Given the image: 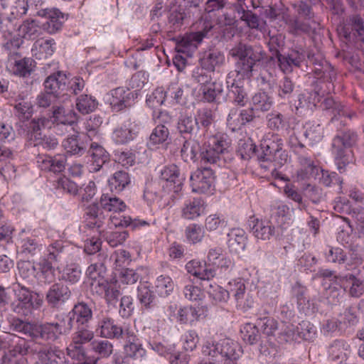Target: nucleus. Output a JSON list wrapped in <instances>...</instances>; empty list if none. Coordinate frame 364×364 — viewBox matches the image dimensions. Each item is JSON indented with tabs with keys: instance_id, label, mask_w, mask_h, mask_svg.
Returning a JSON list of instances; mask_svg holds the SVG:
<instances>
[{
	"instance_id": "1",
	"label": "nucleus",
	"mask_w": 364,
	"mask_h": 364,
	"mask_svg": "<svg viewBox=\"0 0 364 364\" xmlns=\"http://www.w3.org/2000/svg\"><path fill=\"white\" fill-rule=\"evenodd\" d=\"M230 55L237 59V73L243 77L250 78L252 76L254 66L264 58L266 53L259 46L240 42L230 50Z\"/></svg>"
},
{
	"instance_id": "2",
	"label": "nucleus",
	"mask_w": 364,
	"mask_h": 364,
	"mask_svg": "<svg viewBox=\"0 0 364 364\" xmlns=\"http://www.w3.org/2000/svg\"><path fill=\"white\" fill-rule=\"evenodd\" d=\"M161 200L164 208L171 207L180 198L183 187V180L176 165H169L161 171Z\"/></svg>"
},
{
	"instance_id": "3",
	"label": "nucleus",
	"mask_w": 364,
	"mask_h": 364,
	"mask_svg": "<svg viewBox=\"0 0 364 364\" xmlns=\"http://www.w3.org/2000/svg\"><path fill=\"white\" fill-rule=\"evenodd\" d=\"M229 147L227 136H212L200 154L201 163L224 166L229 158Z\"/></svg>"
},
{
	"instance_id": "4",
	"label": "nucleus",
	"mask_w": 364,
	"mask_h": 364,
	"mask_svg": "<svg viewBox=\"0 0 364 364\" xmlns=\"http://www.w3.org/2000/svg\"><path fill=\"white\" fill-rule=\"evenodd\" d=\"M260 150V154H257L259 161L274 162L278 166L288 161V154L283 149V141L278 135H266L261 141Z\"/></svg>"
},
{
	"instance_id": "5",
	"label": "nucleus",
	"mask_w": 364,
	"mask_h": 364,
	"mask_svg": "<svg viewBox=\"0 0 364 364\" xmlns=\"http://www.w3.org/2000/svg\"><path fill=\"white\" fill-rule=\"evenodd\" d=\"M242 351L238 345L230 339H223L216 343H207L203 348V353L218 360L223 358L224 364H237V360Z\"/></svg>"
},
{
	"instance_id": "6",
	"label": "nucleus",
	"mask_w": 364,
	"mask_h": 364,
	"mask_svg": "<svg viewBox=\"0 0 364 364\" xmlns=\"http://www.w3.org/2000/svg\"><path fill=\"white\" fill-rule=\"evenodd\" d=\"M213 28V26L210 21H205L203 23L201 30L186 33L177 42L178 51L188 55L194 52L203 40L208 38Z\"/></svg>"
},
{
	"instance_id": "7",
	"label": "nucleus",
	"mask_w": 364,
	"mask_h": 364,
	"mask_svg": "<svg viewBox=\"0 0 364 364\" xmlns=\"http://www.w3.org/2000/svg\"><path fill=\"white\" fill-rule=\"evenodd\" d=\"M306 50L301 46L292 48L287 54L277 53V61L284 73H290L294 68H299L306 60Z\"/></svg>"
},
{
	"instance_id": "8",
	"label": "nucleus",
	"mask_w": 364,
	"mask_h": 364,
	"mask_svg": "<svg viewBox=\"0 0 364 364\" xmlns=\"http://www.w3.org/2000/svg\"><path fill=\"white\" fill-rule=\"evenodd\" d=\"M36 330L35 338L40 337L47 341H54L61 335L68 333L71 330V326L63 318L55 323L36 324Z\"/></svg>"
},
{
	"instance_id": "9",
	"label": "nucleus",
	"mask_w": 364,
	"mask_h": 364,
	"mask_svg": "<svg viewBox=\"0 0 364 364\" xmlns=\"http://www.w3.org/2000/svg\"><path fill=\"white\" fill-rule=\"evenodd\" d=\"M214 182L213 170L209 167H203L196 170L191 176V186L193 192L205 193L210 191Z\"/></svg>"
},
{
	"instance_id": "10",
	"label": "nucleus",
	"mask_w": 364,
	"mask_h": 364,
	"mask_svg": "<svg viewBox=\"0 0 364 364\" xmlns=\"http://www.w3.org/2000/svg\"><path fill=\"white\" fill-rule=\"evenodd\" d=\"M70 288L63 282H57L50 286L46 295L48 304L52 308H59L71 297Z\"/></svg>"
},
{
	"instance_id": "11",
	"label": "nucleus",
	"mask_w": 364,
	"mask_h": 364,
	"mask_svg": "<svg viewBox=\"0 0 364 364\" xmlns=\"http://www.w3.org/2000/svg\"><path fill=\"white\" fill-rule=\"evenodd\" d=\"M350 354V346L344 339H336L328 346V358L334 364H348Z\"/></svg>"
},
{
	"instance_id": "12",
	"label": "nucleus",
	"mask_w": 364,
	"mask_h": 364,
	"mask_svg": "<svg viewBox=\"0 0 364 364\" xmlns=\"http://www.w3.org/2000/svg\"><path fill=\"white\" fill-rule=\"evenodd\" d=\"M12 291L16 298L11 304L14 311L18 314H26L33 304L31 291L19 284H14Z\"/></svg>"
},
{
	"instance_id": "13",
	"label": "nucleus",
	"mask_w": 364,
	"mask_h": 364,
	"mask_svg": "<svg viewBox=\"0 0 364 364\" xmlns=\"http://www.w3.org/2000/svg\"><path fill=\"white\" fill-rule=\"evenodd\" d=\"M126 343L123 347V353L127 355L136 364H139L146 354L142 345L137 342V338L133 331L126 332L124 338Z\"/></svg>"
},
{
	"instance_id": "14",
	"label": "nucleus",
	"mask_w": 364,
	"mask_h": 364,
	"mask_svg": "<svg viewBox=\"0 0 364 364\" xmlns=\"http://www.w3.org/2000/svg\"><path fill=\"white\" fill-rule=\"evenodd\" d=\"M331 151L333 156L335 164L340 173H345L352 170L355 164V159L351 149L331 146Z\"/></svg>"
},
{
	"instance_id": "15",
	"label": "nucleus",
	"mask_w": 364,
	"mask_h": 364,
	"mask_svg": "<svg viewBox=\"0 0 364 364\" xmlns=\"http://www.w3.org/2000/svg\"><path fill=\"white\" fill-rule=\"evenodd\" d=\"M98 329H100V336L107 338H124L126 332H131L128 328L123 329L121 326L117 325L114 321L105 316L98 322Z\"/></svg>"
},
{
	"instance_id": "16",
	"label": "nucleus",
	"mask_w": 364,
	"mask_h": 364,
	"mask_svg": "<svg viewBox=\"0 0 364 364\" xmlns=\"http://www.w3.org/2000/svg\"><path fill=\"white\" fill-rule=\"evenodd\" d=\"M36 162L42 171L60 173L65 169L66 157L65 155H38Z\"/></svg>"
},
{
	"instance_id": "17",
	"label": "nucleus",
	"mask_w": 364,
	"mask_h": 364,
	"mask_svg": "<svg viewBox=\"0 0 364 364\" xmlns=\"http://www.w3.org/2000/svg\"><path fill=\"white\" fill-rule=\"evenodd\" d=\"M229 293L232 294L237 304L243 309L251 308L253 304L252 296L245 292V285L241 280H234L228 284Z\"/></svg>"
},
{
	"instance_id": "18",
	"label": "nucleus",
	"mask_w": 364,
	"mask_h": 364,
	"mask_svg": "<svg viewBox=\"0 0 364 364\" xmlns=\"http://www.w3.org/2000/svg\"><path fill=\"white\" fill-rule=\"evenodd\" d=\"M4 336V338L10 336L9 338L10 341L6 345V349L9 348L10 354L16 357L18 355L24 356L34 352L31 347V344L33 343L31 341H26L14 334L5 333Z\"/></svg>"
},
{
	"instance_id": "19",
	"label": "nucleus",
	"mask_w": 364,
	"mask_h": 364,
	"mask_svg": "<svg viewBox=\"0 0 364 364\" xmlns=\"http://www.w3.org/2000/svg\"><path fill=\"white\" fill-rule=\"evenodd\" d=\"M106 217L96 204L90 205L85 210V223L89 228H96L100 235L105 231L103 225Z\"/></svg>"
},
{
	"instance_id": "20",
	"label": "nucleus",
	"mask_w": 364,
	"mask_h": 364,
	"mask_svg": "<svg viewBox=\"0 0 364 364\" xmlns=\"http://www.w3.org/2000/svg\"><path fill=\"white\" fill-rule=\"evenodd\" d=\"M140 131V125L136 122H129L127 125L116 128L112 139L117 144H126L133 140Z\"/></svg>"
},
{
	"instance_id": "21",
	"label": "nucleus",
	"mask_w": 364,
	"mask_h": 364,
	"mask_svg": "<svg viewBox=\"0 0 364 364\" xmlns=\"http://www.w3.org/2000/svg\"><path fill=\"white\" fill-rule=\"evenodd\" d=\"M92 317V312L91 308L85 303L80 302L75 304L73 310L65 318L67 323L71 326V329L73 327V321H75L77 323L83 325L87 323Z\"/></svg>"
},
{
	"instance_id": "22",
	"label": "nucleus",
	"mask_w": 364,
	"mask_h": 364,
	"mask_svg": "<svg viewBox=\"0 0 364 364\" xmlns=\"http://www.w3.org/2000/svg\"><path fill=\"white\" fill-rule=\"evenodd\" d=\"M322 105L323 109L332 111L333 114V117L331 118L332 122L338 120L339 117H343L352 119L356 116V113L354 111L346 107L340 102L335 101L332 97L326 98Z\"/></svg>"
},
{
	"instance_id": "23",
	"label": "nucleus",
	"mask_w": 364,
	"mask_h": 364,
	"mask_svg": "<svg viewBox=\"0 0 364 364\" xmlns=\"http://www.w3.org/2000/svg\"><path fill=\"white\" fill-rule=\"evenodd\" d=\"M321 96L317 90H305L298 96L294 106L296 111L299 109L312 111L320 102Z\"/></svg>"
},
{
	"instance_id": "24",
	"label": "nucleus",
	"mask_w": 364,
	"mask_h": 364,
	"mask_svg": "<svg viewBox=\"0 0 364 364\" xmlns=\"http://www.w3.org/2000/svg\"><path fill=\"white\" fill-rule=\"evenodd\" d=\"M88 154L92 157L91 171L94 172L98 171L109 159L107 151L97 142L90 144Z\"/></svg>"
},
{
	"instance_id": "25",
	"label": "nucleus",
	"mask_w": 364,
	"mask_h": 364,
	"mask_svg": "<svg viewBox=\"0 0 364 364\" xmlns=\"http://www.w3.org/2000/svg\"><path fill=\"white\" fill-rule=\"evenodd\" d=\"M68 79L65 75L58 72L48 76L45 82L44 86L47 92L58 96L66 89Z\"/></svg>"
},
{
	"instance_id": "26",
	"label": "nucleus",
	"mask_w": 364,
	"mask_h": 364,
	"mask_svg": "<svg viewBox=\"0 0 364 364\" xmlns=\"http://www.w3.org/2000/svg\"><path fill=\"white\" fill-rule=\"evenodd\" d=\"M251 231L256 238L269 240L275 235L276 225L272 220H256L251 228Z\"/></svg>"
},
{
	"instance_id": "27",
	"label": "nucleus",
	"mask_w": 364,
	"mask_h": 364,
	"mask_svg": "<svg viewBox=\"0 0 364 364\" xmlns=\"http://www.w3.org/2000/svg\"><path fill=\"white\" fill-rule=\"evenodd\" d=\"M55 46V42L53 39H38L33 43L31 52L33 55L38 60L46 59L54 53Z\"/></svg>"
},
{
	"instance_id": "28",
	"label": "nucleus",
	"mask_w": 364,
	"mask_h": 364,
	"mask_svg": "<svg viewBox=\"0 0 364 364\" xmlns=\"http://www.w3.org/2000/svg\"><path fill=\"white\" fill-rule=\"evenodd\" d=\"M224 62V54L217 49L204 52L203 56L200 58V65L208 70L213 72H214L216 67L222 65Z\"/></svg>"
},
{
	"instance_id": "29",
	"label": "nucleus",
	"mask_w": 364,
	"mask_h": 364,
	"mask_svg": "<svg viewBox=\"0 0 364 364\" xmlns=\"http://www.w3.org/2000/svg\"><path fill=\"white\" fill-rule=\"evenodd\" d=\"M228 245L230 252L238 254L242 252L246 246L245 232L242 229H232L228 234Z\"/></svg>"
},
{
	"instance_id": "30",
	"label": "nucleus",
	"mask_w": 364,
	"mask_h": 364,
	"mask_svg": "<svg viewBox=\"0 0 364 364\" xmlns=\"http://www.w3.org/2000/svg\"><path fill=\"white\" fill-rule=\"evenodd\" d=\"M64 255V246L63 242L55 241L50 244L46 248L45 255L39 261H45L51 265H55L62 262Z\"/></svg>"
},
{
	"instance_id": "31",
	"label": "nucleus",
	"mask_w": 364,
	"mask_h": 364,
	"mask_svg": "<svg viewBox=\"0 0 364 364\" xmlns=\"http://www.w3.org/2000/svg\"><path fill=\"white\" fill-rule=\"evenodd\" d=\"M358 141L357 134L350 130L341 132L336 135L331 142L332 147L350 149Z\"/></svg>"
},
{
	"instance_id": "32",
	"label": "nucleus",
	"mask_w": 364,
	"mask_h": 364,
	"mask_svg": "<svg viewBox=\"0 0 364 364\" xmlns=\"http://www.w3.org/2000/svg\"><path fill=\"white\" fill-rule=\"evenodd\" d=\"M62 145L66 153L70 155L82 156L86 151V146L80 141L77 133L65 138L63 141Z\"/></svg>"
},
{
	"instance_id": "33",
	"label": "nucleus",
	"mask_w": 364,
	"mask_h": 364,
	"mask_svg": "<svg viewBox=\"0 0 364 364\" xmlns=\"http://www.w3.org/2000/svg\"><path fill=\"white\" fill-rule=\"evenodd\" d=\"M304 135L311 145L320 142L324 136L323 127L315 121H308L304 125Z\"/></svg>"
},
{
	"instance_id": "34",
	"label": "nucleus",
	"mask_w": 364,
	"mask_h": 364,
	"mask_svg": "<svg viewBox=\"0 0 364 364\" xmlns=\"http://www.w3.org/2000/svg\"><path fill=\"white\" fill-rule=\"evenodd\" d=\"M52 118L54 122L62 124H73L77 120V114L70 109L62 106L53 107Z\"/></svg>"
},
{
	"instance_id": "35",
	"label": "nucleus",
	"mask_w": 364,
	"mask_h": 364,
	"mask_svg": "<svg viewBox=\"0 0 364 364\" xmlns=\"http://www.w3.org/2000/svg\"><path fill=\"white\" fill-rule=\"evenodd\" d=\"M112 99L111 105L116 110L119 111L123 108L130 105L131 95L132 93L129 91V88L125 90L124 87H117L112 90Z\"/></svg>"
},
{
	"instance_id": "36",
	"label": "nucleus",
	"mask_w": 364,
	"mask_h": 364,
	"mask_svg": "<svg viewBox=\"0 0 364 364\" xmlns=\"http://www.w3.org/2000/svg\"><path fill=\"white\" fill-rule=\"evenodd\" d=\"M17 36L23 39H35L41 34V28L34 20L24 21L16 31Z\"/></svg>"
},
{
	"instance_id": "37",
	"label": "nucleus",
	"mask_w": 364,
	"mask_h": 364,
	"mask_svg": "<svg viewBox=\"0 0 364 364\" xmlns=\"http://www.w3.org/2000/svg\"><path fill=\"white\" fill-rule=\"evenodd\" d=\"M338 278L340 282L350 284L349 294L352 297L358 298L363 294L364 286L363 281L357 278L355 274L350 273L343 275L341 274Z\"/></svg>"
},
{
	"instance_id": "38",
	"label": "nucleus",
	"mask_w": 364,
	"mask_h": 364,
	"mask_svg": "<svg viewBox=\"0 0 364 364\" xmlns=\"http://www.w3.org/2000/svg\"><path fill=\"white\" fill-rule=\"evenodd\" d=\"M63 353L57 348H50L38 352V360L36 364H61Z\"/></svg>"
},
{
	"instance_id": "39",
	"label": "nucleus",
	"mask_w": 364,
	"mask_h": 364,
	"mask_svg": "<svg viewBox=\"0 0 364 364\" xmlns=\"http://www.w3.org/2000/svg\"><path fill=\"white\" fill-rule=\"evenodd\" d=\"M9 326L11 331L21 333L31 338H35L36 324H32L17 318H12L9 321Z\"/></svg>"
},
{
	"instance_id": "40",
	"label": "nucleus",
	"mask_w": 364,
	"mask_h": 364,
	"mask_svg": "<svg viewBox=\"0 0 364 364\" xmlns=\"http://www.w3.org/2000/svg\"><path fill=\"white\" fill-rule=\"evenodd\" d=\"M272 105V97L265 92H257L252 97V107L257 112H267Z\"/></svg>"
},
{
	"instance_id": "41",
	"label": "nucleus",
	"mask_w": 364,
	"mask_h": 364,
	"mask_svg": "<svg viewBox=\"0 0 364 364\" xmlns=\"http://www.w3.org/2000/svg\"><path fill=\"white\" fill-rule=\"evenodd\" d=\"M100 203L103 210L109 212H122L127 207L124 201L117 197L109 196L107 194H103L101 196Z\"/></svg>"
},
{
	"instance_id": "42",
	"label": "nucleus",
	"mask_w": 364,
	"mask_h": 364,
	"mask_svg": "<svg viewBox=\"0 0 364 364\" xmlns=\"http://www.w3.org/2000/svg\"><path fill=\"white\" fill-rule=\"evenodd\" d=\"M295 88V83L289 77L281 80L277 87V96L283 102H289Z\"/></svg>"
},
{
	"instance_id": "43",
	"label": "nucleus",
	"mask_w": 364,
	"mask_h": 364,
	"mask_svg": "<svg viewBox=\"0 0 364 364\" xmlns=\"http://www.w3.org/2000/svg\"><path fill=\"white\" fill-rule=\"evenodd\" d=\"M35 67V61L31 58L15 60L12 71L14 75L26 77L31 75Z\"/></svg>"
},
{
	"instance_id": "44",
	"label": "nucleus",
	"mask_w": 364,
	"mask_h": 364,
	"mask_svg": "<svg viewBox=\"0 0 364 364\" xmlns=\"http://www.w3.org/2000/svg\"><path fill=\"white\" fill-rule=\"evenodd\" d=\"M203 201L200 198H193L187 201L182 210V216L188 220L198 217L203 211Z\"/></svg>"
},
{
	"instance_id": "45",
	"label": "nucleus",
	"mask_w": 364,
	"mask_h": 364,
	"mask_svg": "<svg viewBox=\"0 0 364 364\" xmlns=\"http://www.w3.org/2000/svg\"><path fill=\"white\" fill-rule=\"evenodd\" d=\"M257 326L262 333L267 336H276V333L279 328V323L274 318L264 316L257 318Z\"/></svg>"
},
{
	"instance_id": "46",
	"label": "nucleus",
	"mask_w": 364,
	"mask_h": 364,
	"mask_svg": "<svg viewBox=\"0 0 364 364\" xmlns=\"http://www.w3.org/2000/svg\"><path fill=\"white\" fill-rule=\"evenodd\" d=\"M229 97L235 105L240 107L245 106L248 102L247 93L244 87L234 83L229 89Z\"/></svg>"
},
{
	"instance_id": "47",
	"label": "nucleus",
	"mask_w": 364,
	"mask_h": 364,
	"mask_svg": "<svg viewBox=\"0 0 364 364\" xmlns=\"http://www.w3.org/2000/svg\"><path fill=\"white\" fill-rule=\"evenodd\" d=\"M47 22L44 24L46 29L50 33H54L61 28L63 16L58 10L46 13Z\"/></svg>"
},
{
	"instance_id": "48",
	"label": "nucleus",
	"mask_w": 364,
	"mask_h": 364,
	"mask_svg": "<svg viewBox=\"0 0 364 364\" xmlns=\"http://www.w3.org/2000/svg\"><path fill=\"white\" fill-rule=\"evenodd\" d=\"M90 346L91 350L101 358H108L113 353V345L107 340H94Z\"/></svg>"
},
{
	"instance_id": "49",
	"label": "nucleus",
	"mask_w": 364,
	"mask_h": 364,
	"mask_svg": "<svg viewBox=\"0 0 364 364\" xmlns=\"http://www.w3.org/2000/svg\"><path fill=\"white\" fill-rule=\"evenodd\" d=\"M97 106V100L92 96L82 95L77 98V109L82 114H86L93 112Z\"/></svg>"
},
{
	"instance_id": "50",
	"label": "nucleus",
	"mask_w": 364,
	"mask_h": 364,
	"mask_svg": "<svg viewBox=\"0 0 364 364\" xmlns=\"http://www.w3.org/2000/svg\"><path fill=\"white\" fill-rule=\"evenodd\" d=\"M129 182L130 179L128 173L123 171H119L109 180V185L111 190L120 192L124 190Z\"/></svg>"
},
{
	"instance_id": "51",
	"label": "nucleus",
	"mask_w": 364,
	"mask_h": 364,
	"mask_svg": "<svg viewBox=\"0 0 364 364\" xmlns=\"http://www.w3.org/2000/svg\"><path fill=\"white\" fill-rule=\"evenodd\" d=\"M241 332L243 333V340L250 345L255 344L260 340L259 327L257 326V321L255 323H246Z\"/></svg>"
},
{
	"instance_id": "52",
	"label": "nucleus",
	"mask_w": 364,
	"mask_h": 364,
	"mask_svg": "<svg viewBox=\"0 0 364 364\" xmlns=\"http://www.w3.org/2000/svg\"><path fill=\"white\" fill-rule=\"evenodd\" d=\"M137 297L142 306L146 309H151L156 305L154 304L155 296L146 284H141L138 287Z\"/></svg>"
},
{
	"instance_id": "53",
	"label": "nucleus",
	"mask_w": 364,
	"mask_h": 364,
	"mask_svg": "<svg viewBox=\"0 0 364 364\" xmlns=\"http://www.w3.org/2000/svg\"><path fill=\"white\" fill-rule=\"evenodd\" d=\"M288 212L289 208L287 205L282 203L272 204L270 207V217L269 220H272L276 226H279Z\"/></svg>"
},
{
	"instance_id": "54",
	"label": "nucleus",
	"mask_w": 364,
	"mask_h": 364,
	"mask_svg": "<svg viewBox=\"0 0 364 364\" xmlns=\"http://www.w3.org/2000/svg\"><path fill=\"white\" fill-rule=\"evenodd\" d=\"M38 272V279L44 283H50L55 278V270L53 265L45 261H39L36 263Z\"/></svg>"
},
{
	"instance_id": "55",
	"label": "nucleus",
	"mask_w": 364,
	"mask_h": 364,
	"mask_svg": "<svg viewBox=\"0 0 364 364\" xmlns=\"http://www.w3.org/2000/svg\"><path fill=\"white\" fill-rule=\"evenodd\" d=\"M109 220L111 221V223L115 227H131L132 229H135L139 226L145 225L147 224L144 220H132L129 216L124 215L111 216Z\"/></svg>"
},
{
	"instance_id": "56",
	"label": "nucleus",
	"mask_w": 364,
	"mask_h": 364,
	"mask_svg": "<svg viewBox=\"0 0 364 364\" xmlns=\"http://www.w3.org/2000/svg\"><path fill=\"white\" fill-rule=\"evenodd\" d=\"M112 247H117L124 242L128 237L127 231H104L100 235Z\"/></svg>"
},
{
	"instance_id": "57",
	"label": "nucleus",
	"mask_w": 364,
	"mask_h": 364,
	"mask_svg": "<svg viewBox=\"0 0 364 364\" xmlns=\"http://www.w3.org/2000/svg\"><path fill=\"white\" fill-rule=\"evenodd\" d=\"M102 124V117L98 115L91 116L85 122L84 126L86 134L90 140H92L94 137L98 136L99 128Z\"/></svg>"
},
{
	"instance_id": "58",
	"label": "nucleus",
	"mask_w": 364,
	"mask_h": 364,
	"mask_svg": "<svg viewBox=\"0 0 364 364\" xmlns=\"http://www.w3.org/2000/svg\"><path fill=\"white\" fill-rule=\"evenodd\" d=\"M198 311L196 308L188 306L181 308L177 311V321L181 323H192L198 319Z\"/></svg>"
},
{
	"instance_id": "59",
	"label": "nucleus",
	"mask_w": 364,
	"mask_h": 364,
	"mask_svg": "<svg viewBox=\"0 0 364 364\" xmlns=\"http://www.w3.org/2000/svg\"><path fill=\"white\" fill-rule=\"evenodd\" d=\"M287 23L289 32L295 36L309 33L311 31V28L308 23L297 18H290Z\"/></svg>"
},
{
	"instance_id": "60",
	"label": "nucleus",
	"mask_w": 364,
	"mask_h": 364,
	"mask_svg": "<svg viewBox=\"0 0 364 364\" xmlns=\"http://www.w3.org/2000/svg\"><path fill=\"white\" fill-rule=\"evenodd\" d=\"M294 336V327L292 324L282 322L276 333V338L279 343L288 342L292 340Z\"/></svg>"
},
{
	"instance_id": "61",
	"label": "nucleus",
	"mask_w": 364,
	"mask_h": 364,
	"mask_svg": "<svg viewBox=\"0 0 364 364\" xmlns=\"http://www.w3.org/2000/svg\"><path fill=\"white\" fill-rule=\"evenodd\" d=\"M211 73L213 71L208 70L205 68L196 67L192 72V78L193 81L204 87L210 84L212 80Z\"/></svg>"
},
{
	"instance_id": "62",
	"label": "nucleus",
	"mask_w": 364,
	"mask_h": 364,
	"mask_svg": "<svg viewBox=\"0 0 364 364\" xmlns=\"http://www.w3.org/2000/svg\"><path fill=\"white\" fill-rule=\"evenodd\" d=\"M41 250V245L36 238L26 237L21 240V251L23 254L36 255Z\"/></svg>"
},
{
	"instance_id": "63",
	"label": "nucleus",
	"mask_w": 364,
	"mask_h": 364,
	"mask_svg": "<svg viewBox=\"0 0 364 364\" xmlns=\"http://www.w3.org/2000/svg\"><path fill=\"white\" fill-rule=\"evenodd\" d=\"M93 338L94 332L85 326L78 327L72 336V341L82 346L92 341Z\"/></svg>"
},
{
	"instance_id": "64",
	"label": "nucleus",
	"mask_w": 364,
	"mask_h": 364,
	"mask_svg": "<svg viewBox=\"0 0 364 364\" xmlns=\"http://www.w3.org/2000/svg\"><path fill=\"white\" fill-rule=\"evenodd\" d=\"M351 30L364 42V17L360 14H353L348 18Z\"/></svg>"
}]
</instances>
